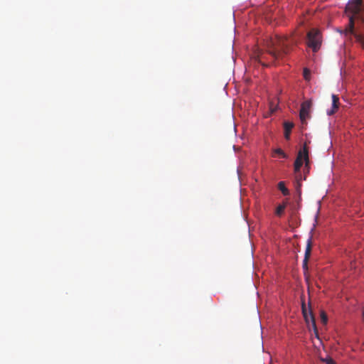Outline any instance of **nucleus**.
I'll list each match as a JSON object with an SVG mask.
<instances>
[{"label":"nucleus","mask_w":364,"mask_h":364,"mask_svg":"<svg viewBox=\"0 0 364 364\" xmlns=\"http://www.w3.org/2000/svg\"><path fill=\"white\" fill-rule=\"evenodd\" d=\"M321 321H322L323 323L326 324L327 323V321H328V317H327V315L326 314V313L324 311H322L321 313Z\"/></svg>","instance_id":"nucleus-14"},{"label":"nucleus","mask_w":364,"mask_h":364,"mask_svg":"<svg viewBox=\"0 0 364 364\" xmlns=\"http://www.w3.org/2000/svg\"><path fill=\"white\" fill-rule=\"evenodd\" d=\"M311 249H312V237H310L307 240L306 247L305 255H304V259L303 260V268L304 269H307V268H308V266H307L308 261L311 256Z\"/></svg>","instance_id":"nucleus-7"},{"label":"nucleus","mask_w":364,"mask_h":364,"mask_svg":"<svg viewBox=\"0 0 364 364\" xmlns=\"http://www.w3.org/2000/svg\"><path fill=\"white\" fill-rule=\"evenodd\" d=\"M311 106V103L310 101H305L301 104L299 116L302 122L309 117Z\"/></svg>","instance_id":"nucleus-6"},{"label":"nucleus","mask_w":364,"mask_h":364,"mask_svg":"<svg viewBox=\"0 0 364 364\" xmlns=\"http://www.w3.org/2000/svg\"><path fill=\"white\" fill-rule=\"evenodd\" d=\"M278 188L281 191L284 196H288L289 194V191L286 187L285 183L284 181L279 182Z\"/></svg>","instance_id":"nucleus-10"},{"label":"nucleus","mask_w":364,"mask_h":364,"mask_svg":"<svg viewBox=\"0 0 364 364\" xmlns=\"http://www.w3.org/2000/svg\"><path fill=\"white\" fill-rule=\"evenodd\" d=\"M307 46L314 52H316L321 47V36L318 30L312 28L307 33Z\"/></svg>","instance_id":"nucleus-3"},{"label":"nucleus","mask_w":364,"mask_h":364,"mask_svg":"<svg viewBox=\"0 0 364 364\" xmlns=\"http://www.w3.org/2000/svg\"><path fill=\"white\" fill-rule=\"evenodd\" d=\"M338 106H339L338 97L336 95H332V108L327 111V114L328 115L333 114L338 109Z\"/></svg>","instance_id":"nucleus-8"},{"label":"nucleus","mask_w":364,"mask_h":364,"mask_svg":"<svg viewBox=\"0 0 364 364\" xmlns=\"http://www.w3.org/2000/svg\"><path fill=\"white\" fill-rule=\"evenodd\" d=\"M326 364H335V363L333 362V360L332 359H326Z\"/></svg>","instance_id":"nucleus-15"},{"label":"nucleus","mask_w":364,"mask_h":364,"mask_svg":"<svg viewBox=\"0 0 364 364\" xmlns=\"http://www.w3.org/2000/svg\"><path fill=\"white\" fill-rule=\"evenodd\" d=\"M302 313H303L304 317L306 320V322L308 323L309 327H310V325L312 326L316 336L317 338H318V330L316 328L314 316H313V314L311 311H309V313H307L304 304H302Z\"/></svg>","instance_id":"nucleus-5"},{"label":"nucleus","mask_w":364,"mask_h":364,"mask_svg":"<svg viewBox=\"0 0 364 364\" xmlns=\"http://www.w3.org/2000/svg\"><path fill=\"white\" fill-rule=\"evenodd\" d=\"M285 208L286 203L279 205L276 209V214L279 216H281L283 214Z\"/></svg>","instance_id":"nucleus-11"},{"label":"nucleus","mask_w":364,"mask_h":364,"mask_svg":"<svg viewBox=\"0 0 364 364\" xmlns=\"http://www.w3.org/2000/svg\"><path fill=\"white\" fill-rule=\"evenodd\" d=\"M346 13L349 17V22L344 30L345 35H353L356 41L364 49V33L355 29L354 18H363L362 0H350L346 7Z\"/></svg>","instance_id":"nucleus-1"},{"label":"nucleus","mask_w":364,"mask_h":364,"mask_svg":"<svg viewBox=\"0 0 364 364\" xmlns=\"http://www.w3.org/2000/svg\"><path fill=\"white\" fill-rule=\"evenodd\" d=\"M303 161H305L306 166H307L309 163V151L306 144L303 149L299 151L297 157L294 161V166L295 172L300 171V168L303 165Z\"/></svg>","instance_id":"nucleus-4"},{"label":"nucleus","mask_w":364,"mask_h":364,"mask_svg":"<svg viewBox=\"0 0 364 364\" xmlns=\"http://www.w3.org/2000/svg\"><path fill=\"white\" fill-rule=\"evenodd\" d=\"M297 43L292 37L276 36L271 40L272 48L269 53L275 59L283 58L291 50V47Z\"/></svg>","instance_id":"nucleus-2"},{"label":"nucleus","mask_w":364,"mask_h":364,"mask_svg":"<svg viewBox=\"0 0 364 364\" xmlns=\"http://www.w3.org/2000/svg\"><path fill=\"white\" fill-rule=\"evenodd\" d=\"M274 154L281 156L282 158H284V159L287 158V154L281 149H275Z\"/></svg>","instance_id":"nucleus-13"},{"label":"nucleus","mask_w":364,"mask_h":364,"mask_svg":"<svg viewBox=\"0 0 364 364\" xmlns=\"http://www.w3.org/2000/svg\"><path fill=\"white\" fill-rule=\"evenodd\" d=\"M303 75L306 80H307V81L310 80L311 73L308 68L304 69Z\"/></svg>","instance_id":"nucleus-12"},{"label":"nucleus","mask_w":364,"mask_h":364,"mask_svg":"<svg viewBox=\"0 0 364 364\" xmlns=\"http://www.w3.org/2000/svg\"><path fill=\"white\" fill-rule=\"evenodd\" d=\"M294 127V124L290 122H284V137L286 139L289 140L290 139V133L291 129Z\"/></svg>","instance_id":"nucleus-9"}]
</instances>
